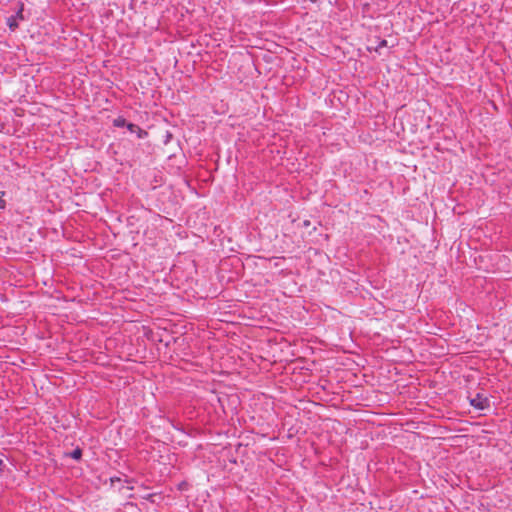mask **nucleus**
<instances>
[{"mask_svg": "<svg viewBox=\"0 0 512 512\" xmlns=\"http://www.w3.org/2000/svg\"><path fill=\"white\" fill-rule=\"evenodd\" d=\"M127 128H128V129L134 128V125H133V124H131V123H129V124H127Z\"/></svg>", "mask_w": 512, "mask_h": 512, "instance_id": "nucleus-8", "label": "nucleus"}, {"mask_svg": "<svg viewBox=\"0 0 512 512\" xmlns=\"http://www.w3.org/2000/svg\"><path fill=\"white\" fill-rule=\"evenodd\" d=\"M4 192L0 191V209H4L6 207V201L3 199Z\"/></svg>", "mask_w": 512, "mask_h": 512, "instance_id": "nucleus-6", "label": "nucleus"}, {"mask_svg": "<svg viewBox=\"0 0 512 512\" xmlns=\"http://www.w3.org/2000/svg\"><path fill=\"white\" fill-rule=\"evenodd\" d=\"M131 132H137V137L138 138H142L144 136L147 135V131L146 130H142V129H139V130H130Z\"/></svg>", "mask_w": 512, "mask_h": 512, "instance_id": "nucleus-5", "label": "nucleus"}, {"mask_svg": "<svg viewBox=\"0 0 512 512\" xmlns=\"http://www.w3.org/2000/svg\"><path fill=\"white\" fill-rule=\"evenodd\" d=\"M81 456H82V451L79 448L73 450L71 453V457L75 460H79L81 458Z\"/></svg>", "mask_w": 512, "mask_h": 512, "instance_id": "nucleus-3", "label": "nucleus"}, {"mask_svg": "<svg viewBox=\"0 0 512 512\" xmlns=\"http://www.w3.org/2000/svg\"><path fill=\"white\" fill-rule=\"evenodd\" d=\"M126 123H125V119L121 118V117H118L114 120V125L117 126V127H121V126H124Z\"/></svg>", "mask_w": 512, "mask_h": 512, "instance_id": "nucleus-4", "label": "nucleus"}, {"mask_svg": "<svg viewBox=\"0 0 512 512\" xmlns=\"http://www.w3.org/2000/svg\"><path fill=\"white\" fill-rule=\"evenodd\" d=\"M311 2H316L317 0H310Z\"/></svg>", "mask_w": 512, "mask_h": 512, "instance_id": "nucleus-9", "label": "nucleus"}, {"mask_svg": "<svg viewBox=\"0 0 512 512\" xmlns=\"http://www.w3.org/2000/svg\"><path fill=\"white\" fill-rule=\"evenodd\" d=\"M23 4L20 5L19 10L15 16H10L7 19V25L11 30H15L18 27V20H23Z\"/></svg>", "mask_w": 512, "mask_h": 512, "instance_id": "nucleus-1", "label": "nucleus"}, {"mask_svg": "<svg viewBox=\"0 0 512 512\" xmlns=\"http://www.w3.org/2000/svg\"><path fill=\"white\" fill-rule=\"evenodd\" d=\"M386 43H387V42H386V40H383V41L380 43V47L385 46V45H386Z\"/></svg>", "mask_w": 512, "mask_h": 512, "instance_id": "nucleus-7", "label": "nucleus"}, {"mask_svg": "<svg viewBox=\"0 0 512 512\" xmlns=\"http://www.w3.org/2000/svg\"><path fill=\"white\" fill-rule=\"evenodd\" d=\"M470 404L476 409L483 410L488 406V399L477 394L475 398L471 399Z\"/></svg>", "mask_w": 512, "mask_h": 512, "instance_id": "nucleus-2", "label": "nucleus"}]
</instances>
